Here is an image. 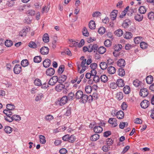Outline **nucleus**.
<instances>
[{"label":"nucleus","instance_id":"1","mask_svg":"<svg viewBox=\"0 0 154 154\" xmlns=\"http://www.w3.org/2000/svg\"><path fill=\"white\" fill-rule=\"evenodd\" d=\"M76 98L80 99L81 102L84 103L87 102L88 99V96L85 94H84L83 92L81 91H78L75 94Z\"/></svg>","mask_w":154,"mask_h":154},{"label":"nucleus","instance_id":"2","mask_svg":"<svg viewBox=\"0 0 154 154\" xmlns=\"http://www.w3.org/2000/svg\"><path fill=\"white\" fill-rule=\"evenodd\" d=\"M65 88V85L63 84H60L56 85L55 88V90L58 92H60L63 90V93L66 94L67 93L68 90Z\"/></svg>","mask_w":154,"mask_h":154},{"label":"nucleus","instance_id":"3","mask_svg":"<svg viewBox=\"0 0 154 154\" xmlns=\"http://www.w3.org/2000/svg\"><path fill=\"white\" fill-rule=\"evenodd\" d=\"M58 81V77L56 76H53L49 80L48 84L51 85H54Z\"/></svg>","mask_w":154,"mask_h":154},{"label":"nucleus","instance_id":"4","mask_svg":"<svg viewBox=\"0 0 154 154\" xmlns=\"http://www.w3.org/2000/svg\"><path fill=\"white\" fill-rule=\"evenodd\" d=\"M131 21L129 19H125L123 21L122 24V26L124 28H128L131 25Z\"/></svg>","mask_w":154,"mask_h":154},{"label":"nucleus","instance_id":"5","mask_svg":"<svg viewBox=\"0 0 154 154\" xmlns=\"http://www.w3.org/2000/svg\"><path fill=\"white\" fill-rule=\"evenodd\" d=\"M13 71L15 74H19L22 71V67L20 64H16L14 67Z\"/></svg>","mask_w":154,"mask_h":154},{"label":"nucleus","instance_id":"6","mask_svg":"<svg viewBox=\"0 0 154 154\" xmlns=\"http://www.w3.org/2000/svg\"><path fill=\"white\" fill-rule=\"evenodd\" d=\"M116 121V118H111L109 119L108 122L109 123L111 124L112 127H115L117 125Z\"/></svg>","mask_w":154,"mask_h":154},{"label":"nucleus","instance_id":"7","mask_svg":"<svg viewBox=\"0 0 154 154\" xmlns=\"http://www.w3.org/2000/svg\"><path fill=\"white\" fill-rule=\"evenodd\" d=\"M148 94V92L146 88H144L140 89V95L143 97H146Z\"/></svg>","mask_w":154,"mask_h":154},{"label":"nucleus","instance_id":"8","mask_svg":"<svg viewBox=\"0 0 154 154\" xmlns=\"http://www.w3.org/2000/svg\"><path fill=\"white\" fill-rule=\"evenodd\" d=\"M117 64L119 66L123 68L124 67L125 64L126 63L125 60L123 59H120L117 62Z\"/></svg>","mask_w":154,"mask_h":154},{"label":"nucleus","instance_id":"9","mask_svg":"<svg viewBox=\"0 0 154 154\" xmlns=\"http://www.w3.org/2000/svg\"><path fill=\"white\" fill-rule=\"evenodd\" d=\"M149 104V103L148 100H145L141 102L140 106L142 108L146 109L148 106Z\"/></svg>","mask_w":154,"mask_h":154},{"label":"nucleus","instance_id":"10","mask_svg":"<svg viewBox=\"0 0 154 154\" xmlns=\"http://www.w3.org/2000/svg\"><path fill=\"white\" fill-rule=\"evenodd\" d=\"M54 69L52 68H49L47 69L46 71V74L47 75L52 76L55 73Z\"/></svg>","mask_w":154,"mask_h":154},{"label":"nucleus","instance_id":"11","mask_svg":"<svg viewBox=\"0 0 154 154\" xmlns=\"http://www.w3.org/2000/svg\"><path fill=\"white\" fill-rule=\"evenodd\" d=\"M68 100L67 96H64L60 99V106H63L67 102Z\"/></svg>","mask_w":154,"mask_h":154},{"label":"nucleus","instance_id":"12","mask_svg":"<svg viewBox=\"0 0 154 154\" xmlns=\"http://www.w3.org/2000/svg\"><path fill=\"white\" fill-rule=\"evenodd\" d=\"M118 12V11L116 10H113L111 12L110 14V18L112 20H116Z\"/></svg>","mask_w":154,"mask_h":154},{"label":"nucleus","instance_id":"13","mask_svg":"<svg viewBox=\"0 0 154 154\" xmlns=\"http://www.w3.org/2000/svg\"><path fill=\"white\" fill-rule=\"evenodd\" d=\"M86 59H84L82 60V61L81 63V64L80 66V63L79 62H77L76 63V66L78 68V70L79 71L80 69V67L84 66L86 62Z\"/></svg>","mask_w":154,"mask_h":154},{"label":"nucleus","instance_id":"14","mask_svg":"<svg viewBox=\"0 0 154 154\" xmlns=\"http://www.w3.org/2000/svg\"><path fill=\"white\" fill-rule=\"evenodd\" d=\"M40 52L42 54H47L49 52V49L46 47H42L41 48Z\"/></svg>","mask_w":154,"mask_h":154},{"label":"nucleus","instance_id":"15","mask_svg":"<svg viewBox=\"0 0 154 154\" xmlns=\"http://www.w3.org/2000/svg\"><path fill=\"white\" fill-rule=\"evenodd\" d=\"M28 28L26 27L22 29L21 31L19 32V35L21 37L25 36L28 31Z\"/></svg>","mask_w":154,"mask_h":154},{"label":"nucleus","instance_id":"16","mask_svg":"<svg viewBox=\"0 0 154 154\" xmlns=\"http://www.w3.org/2000/svg\"><path fill=\"white\" fill-rule=\"evenodd\" d=\"M124 114L123 112L122 111L120 110L117 112L116 116L119 119H122L124 118Z\"/></svg>","mask_w":154,"mask_h":154},{"label":"nucleus","instance_id":"17","mask_svg":"<svg viewBox=\"0 0 154 154\" xmlns=\"http://www.w3.org/2000/svg\"><path fill=\"white\" fill-rule=\"evenodd\" d=\"M103 128L99 126H96L94 128V131L95 133H99L103 131Z\"/></svg>","mask_w":154,"mask_h":154},{"label":"nucleus","instance_id":"18","mask_svg":"<svg viewBox=\"0 0 154 154\" xmlns=\"http://www.w3.org/2000/svg\"><path fill=\"white\" fill-rule=\"evenodd\" d=\"M43 64L44 67L47 68L51 65V60L49 59H46L43 61Z\"/></svg>","mask_w":154,"mask_h":154},{"label":"nucleus","instance_id":"19","mask_svg":"<svg viewBox=\"0 0 154 154\" xmlns=\"http://www.w3.org/2000/svg\"><path fill=\"white\" fill-rule=\"evenodd\" d=\"M107 70L108 72L111 74H114L116 71V68L112 66H109L107 68Z\"/></svg>","mask_w":154,"mask_h":154},{"label":"nucleus","instance_id":"20","mask_svg":"<svg viewBox=\"0 0 154 154\" xmlns=\"http://www.w3.org/2000/svg\"><path fill=\"white\" fill-rule=\"evenodd\" d=\"M143 40L142 37L138 36L135 38L134 39V42L135 44H138L140 43Z\"/></svg>","mask_w":154,"mask_h":154},{"label":"nucleus","instance_id":"21","mask_svg":"<svg viewBox=\"0 0 154 154\" xmlns=\"http://www.w3.org/2000/svg\"><path fill=\"white\" fill-rule=\"evenodd\" d=\"M116 82L118 87H123L125 85V83L123 80L121 79H118Z\"/></svg>","mask_w":154,"mask_h":154},{"label":"nucleus","instance_id":"22","mask_svg":"<svg viewBox=\"0 0 154 154\" xmlns=\"http://www.w3.org/2000/svg\"><path fill=\"white\" fill-rule=\"evenodd\" d=\"M134 19L137 21L140 22L143 19V15L142 14H137L134 17Z\"/></svg>","mask_w":154,"mask_h":154},{"label":"nucleus","instance_id":"23","mask_svg":"<svg viewBox=\"0 0 154 154\" xmlns=\"http://www.w3.org/2000/svg\"><path fill=\"white\" fill-rule=\"evenodd\" d=\"M88 26L90 29L92 30L94 29L96 27L95 22L92 20L90 21L89 22Z\"/></svg>","mask_w":154,"mask_h":154},{"label":"nucleus","instance_id":"24","mask_svg":"<svg viewBox=\"0 0 154 154\" xmlns=\"http://www.w3.org/2000/svg\"><path fill=\"white\" fill-rule=\"evenodd\" d=\"M72 42L73 44H75L76 45H78L79 47H81L84 44L85 41L84 39H82L79 43L76 42L75 41H72Z\"/></svg>","mask_w":154,"mask_h":154},{"label":"nucleus","instance_id":"25","mask_svg":"<svg viewBox=\"0 0 154 154\" xmlns=\"http://www.w3.org/2000/svg\"><path fill=\"white\" fill-rule=\"evenodd\" d=\"M138 11L141 14H144L146 11V9L144 6H141L139 8Z\"/></svg>","mask_w":154,"mask_h":154},{"label":"nucleus","instance_id":"26","mask_svg":"<svg viewBox=\"0 0 154 154\" xmlns=\"http://www.w3.org/2000/svg\"><path fill=\"white\" fill-rule=\"evenodd\" d=\"M153 77L151 75L148 76L146 78V83L148 84H151L153 81Z\"/></svg>","mask_w":154,"mask_h":154},{"label":"nucleus","instance_id":"27","mask_svg":"<svg viewBox=\"0 0 154 154\" xmlns=\"http://www.w3.org/2000/svg\"><path fill=\"white\" fill-rule=\"evenodd\" d=\"M124 37L125 38L129 39L132 37V34L131 32H126L124 35Z\"/></svg>","mask_w":154,"mask_h":154},{"label":"nucleus","instance_id":"28","mask_svg":"<svg viewBox=\"0 0 154 154\" xmlns=\"http://www.w3.org/2000/svg\"><path fill=\"white\" fill-rule=\"evenodd\" d=\"M148 18L150 21L154 20V13L152 11L149 12L148 14Z\"/></svg>","mask_w":154,"mask_h":154},{"label":"nucleus","instance_id":"29","mask_svg":"<svg viewBox=\"0 0 154 154\" xmlns=\"http://www.w3.org/2000/svg\"><path fill=\"white\" fill-rule=\"evenodd\" d=\"M123 33V31L121 29H117L114 32V34L119 37H120L122 36Z\"/></svg>","mask_w":154,"mask_h":154},{"label":"nucleus","instance_id":"30","mask_svg":"<svg viewBox=\"0 0 154 154\" xmlns=\"http://www.w3.org/2000/svg\"><path fill=\"white\" fill-rule=\"evenodd\" d=\"M131 91V89L130 87L128 85L125 86L123 88V92L126 94H129Z\"/></svg>","mask_w":154,"mask_h":154},{"label":"nucleus","instance_id":"31","mask_svg":"<svg viewBox=\"0 0 154 154\" xmlns=\"http://www.w3.org/2000/svg\"><path fill=\"white\" fill-rule=\"evenodd\" d=\"M100 66L102 69L104 70L107 68L108 65L106 62H101L100 64Z\"/></svg>","mask_w":154,"mask_h":154},{"label":"nucleus","instance_id":"32","mask_svg":"<svg viewBox=\"0 0 154 154\" xmlns=\"http://www.w3.org/2000/svg\"><path fill=\"white\" fill-rule=\"evenodd\" d=\"M11 111L12 110L7 109H4L3 111V112L7 116H10L13 114Z\"/></svg>","mask_w":154,"mask_h":154},{"label":"nucleus","instance_id":"33","mask_svg":"<svg viewBox=\"0 0 154 154\" xmlns=\"http://www.w3.org/2000/svg\"><path fill=\"white\" fill-rule=\"evenodd\" d=\"M99 135L97 134H94L91 136L90 139L92 141H95L99 138Z\"/></svg>","mask_w":154,"mask_h":154},{"label":"nucleus","instance_id":"34","mask_svg":"<svg viewBox=\"0 0 154 154\" xmlns=\"http://www.w3.org/2000/svg\"><path fill=\"white\" fill-rule=\"evenodd\" d=\"M42 39L45 43H47L49 42V37L47 33H46L44 35Z\"/></svg>","mask_w":154,"mask_h":154},{"label":"nucleus","instance_id":"35","mask_svg":"<svg viewBox=\"0 0 154 154\" xmlns=\"http://www.w3.org/2000/svg\"><path fill=\"white\" fill-rule=\"evenodd\" d=\"M4 130L5 132L7 134L11 133L12 131V128L8 126L5 127Z\"/></svg>","mask_w":154,"mask_h":154},{"label":"nucleus","instance_id":"36","mask_svg":"<svg viewBox=\"0 0 154 154\" xmlns=\"http://www.w3.org/2000/svg\"><path fill=\"white\" fill-rule=\"evenodd\" d=\"M118 74L120 76H123L125 75V72L124 69L121 68L119 69Z\"/></svg>","mask_w":154,"mask_h":154},{"label":"nucleus","instance_id":"37","mask_svg":"<svg viewBox=\"0 0 154 154\" xmlns=\"http://www.w3.org/2000/svg\"><path fill=\"white\" fill-rule=\"evenodd\" d=\"M92 87L90 85L86 86L85 87V91L88 94L90 93L92 90Z\"/></svg>","mask_w":154,"mask_h":154},{"label":"nucleus","instance_id":"38","mask_svg":"<svg viewBox=\"0 0 154 154\" xmlns=\"http://www.w3.org/2000/svg\"><path fill=\"white\" fill-rule=\"evenodd\" d=\"M21 64L23 67H25L29 64V62L27 59H25L21 61Z\"/></svg>","mask_w":154,"mask_h":154},{"label":"nucleus","instance_id":"39","mask_svg":"<svg viewBox=\"0 0 154 154\" xmlns=\"http://www.w3.org/2000/svg\"><path fill=\"white\" fill-rule=\"evenodd\" d=\"M100 79L102 82L105 83L108 80V77L106 75H103L100 76Z\"/></svg>","mask_w":154,"mask_h":154},{"label":"nucleus","instance_id":"40","mask_svg":"<svg viewBox=\"0 0 154 154\" xmlns=\"http://www.w3.org/2000/svg\"><path fill=\"white\" fill-rule=\"evenodd\" d=\"M42 60V57L40 56H35L33 59V60L34 62L36 63H39Z\"/></svg>","mask_w":154,"mask_h":154},{"label":"nucleus","instance_id":"41","mask_svg":"<svg viewBox=\"0 0 154 154\" xmlns=\"http://www.w3.org/2000/svg\"><path fill=\"white\" fill-rule=\"evenodd\" d=\"M39 138L40 142L41 143L43 144L45 143L46 141L45 140V138L44 136L42 135H40L39 136Z\"/></svg>","mask_w":154,"mask_h":154},{"label":"nucleus","instance_id":"42","mask_svg":"<svg viewBox=\"0 0 154 154\" xmlns=\"http://www.w3.org/2000/svg\"><path fill=\"white\" fill-rule=\"evenodd\" d=\"M106 49L105 48L103 47H100L98 49V52L101 54H104L106 51Z\"/></svg>","mask_w":154,"mask_h":154},{"label":"nucleus","instance_id":"43","mask_svg":"<svg viewBox=\"0 0 154 154\" xmlns=\"http://www.w3.org/2000/svg\"><path fill=\"white\" fill-rule=\"evenodd\" d=\"M44 119L48 122H50L54 119L53 116L51 115L46 116Z\"/></svg>","mask_w":154,"mask_h":154},{"label":"nucleus","instance_id":"44","mask_svg":"<svg viewBox=\"0 0 154 154\" xmlns=\"http://www.w3.org/2000/svg\"><path fill=\"white\" fill-rule=\"evenodd\" d=\"M116 97L118 100H120L123 97V94L122 92H119L116 94Z\"/></svg>","mask_w":154,"mask_h":154},{"label":"nucleus","instance_id":"45","mask_svg":"<svg viewBox=\"0 0 154 154\" xmlns=\"http://www.w3.org/2000/svg\"><path fill=\"white\" fill-rule=\"evenodd\" d=\"M140 46L141 48L143 49H145L148 46L147 43L143 42H142L140 43Z\"/></svg>","mask_w":154,"mask_h":154},{"label":"nucleus","instance_id":"46","mask_svg":"<svg viewBox=\"0 0 154 154\" xmlns=\"http://www.w3.org/2000/svg\"><path fill=\"white\" fill-rule=\"evenodd\" d=\"M28 46L31 48H35L37 47V45L35 42L32 41H31L29 43Z\"/></svg>","mask_w":154,"mask_h":154},{"label":"nucleus","instance_id":"47","mask_svg":"<svg viewBox=\"0 0 154 154\" xmlns=\"http://www.w3.org/2000/svg\"><path fill=\"white\" fill-rule=\"evenodd\" d=\"M75 137L73 135H69V137L68 140V142L71 143H73L75 141Z\"/></svg>","mask_w":154,"mask_h":154},{"label":"nucleus","instance_id":"48","mask_svg":"<svg viewBox=\"0 0 154 154\" xmlns=\"http://www.w3.org/2000/svg\"><path fill=\"white\" fill-rule=\"evenodd\" d=\"M71 113V108L68 107L66 109V112L65 113L64 115L66 116H69L70 115Z\"/></svg>","mask_w":154,"mask_h":154},{"label":"nucleus","instance_id":"49","mask_svg":"<svg viewBox=\"0 0 154 154\" xmlns=\"http://www.w3.org/2000/svg\"><path fill=\"white\" fill-rule=\"evenodd\" d=\"M141 83V82L137 79H136L133 82L134 85L136 87H138Z\"/></svg>","mask_w":154,"mask_h":154},{"label":"nucleus","instance_id":"50","mask_svg":"<svg viewBox=\"0 0 154 154\" xmlns=\"http://www.w3.org/2000/svg\"><path fill=\"white\" fill-rule=\"evenodd\" d=\"M112 44L111 41L109 39H106L104 42V44L107 47H110Z\"/></svg>","mask_w":154,"mask_h":154},{"label":"nucleus","instance_id":"51","mask_svg":"<svg viewBox=\"0 0 154 154\" xmlns=\"http://www.w3.org/2000/svg\"><path fill=\"white\" fill-rule=\"evenodd\" d=\"M122 48V46L120 44L117 45H115L114 46V50L115 51H118L120 50Z\"/></svg>","mask_w":154,"mask_h":154},{"label":"nucleus","instance_id":"52","mask_svg":"<svg viewBox=\"0 0 154 154\" xmlns=\"http://www.w3.org/2000/svg\"><path fill=\"white\" fill-rule=\"evenodd\" d=\"M7 109L13 110L15 108L14 106L11 104H8L6 105Z\"/></svg>","mask_w":154,"mask_h":154},{"label":"nucleus","instance_id":"53","mask_svg":"<svg viewBox=\"0 0 154 154\" xmlns=\"http://www.w3.org/2000/svg\"><path fill=\"white\" fill-rule=\"evenodd\" d=\"M5 45L7 47H10L13 45V42L11 40H7L5 41Z\"/></svg>","mask_w":154,"mask_h":154},{"label":"nucleus","instance_id":"54","mask_svg":"<svg viewBox=\"0 0 154 154\" xmlns=\"http://www.w3.org/2000/svg\"><path fill=\"white\" fill-rule=\"evenodd\" d=\"M83 35L85 36H88L89 35V33L86 27H84L82 31Z\"/></svg>","mask_w":154,"mask_h":154},{"label":"nucleus","instance_id":"55","mask_svg":"<svg viewBox=\"0 0 154 154\" xmlns=\"http://www.w3.org/2000/svg\"><path fill=\"white\" fill-rule=\"evenodd\" d=\"M12 117L14 120L19 121L21 120V117L18 115H14Z\"/></svg>","mask_w":154,"mask_h":154},{"label":"nucleus","instance_id":"56","mask_svg":"<svg viewBox=\"0 0 154 154\" xmlns=\"http://www.w3.org/2000/svg\"><path fill=\"white\" fill-rule=\"evenodd\" d=\"M62 55H64L65 54H66L69 56H71L72 55V54L71 52L69 49H67L64 51L62 52L61 53Z\"/></svg>","mask_w":154,"mask_h":154},{"label":"nucleus","instance_id":"57","mask_svg":"<svg viewBox=\"0 0 154 154\" xmlns=\"http://www.w3.org/2000/svg\"><path fill=\"white\" fill-rule=\"evenodd\" d=\"M105 31V29L103 27H100L98 30V32L100 34H103Z\"/></svg>","mask_w":154,"mask_h":154},{"label":"nucleus","instance_id":"58","mask_svg":"<svg viewBox=\"0 0 154 154\" xmlns=\"http://www.w3.org/2000/svg\"><path fill=\"white\" fill-rule=\"evenodd\" d=\"M34 83L35 85L39 86L41 85V81L39 79H35L34 81Z\"/></svg>","mask_w":154,"mask_h":154},{"label":"nucleus","instance_id":"59","mask_svg":"<svg viewBox=\"0 0 154 154\" xmlns=\"http://www.w3.org/2000/svg\"><path fill=\"white\" fill-rule=\"evenodd\" d=\"M64 66L63 65H60L58 69V73L61 74L63 72L64 70Z\"/></svg>","mask_w":154,"mask_h":154},{"label":"nucleus","instance_id":"60","mask_svg":"<svg viewBox=\"0 0 154 154\" xmlns=\"http://www.w3.org/2000/svg\"><path fill=\"white\" fill-rule=\"evenodd\" d=\"M66 79V77L65 75H61L59 78V81L61 80L62 82H65Z\"/></svg>","mask_w":154,"mask_h":154},{"label":"nucleus","instance_id":"61","mask_svg":"<svg viewBox=\"0 0 154 154\" xmlns=\"http://www.w3.org/2000/svg\"><path fill=\"white\" fill-rule=\"evenodd\" d=\"M5 119L8 122H12L14 120V119H12V117H11L10 116H7V117H5V116L4 117Z\"/></svg>","mask_w":154,"mask_h":154},{"label":"nucleus","instance_id":"62","mask_svg":"<svg viewBox=\"0 0 154 154\" xmlns=\"http://www.w3.org/2000/svg\"><path fill=\"white\" fill-rule=\"evenodd\" d=\"M110 87L113 89L116 88L118 87L117 83L115 82H112L110 84Z\"/></svg>","mask_w":154,"mask_h":154},{"label":"nucleus","instance_id":"63","mask_svg":"<svg viewBox=\"0 0 154 154\" xmlns=\"http://www.w3.org/2000/svg\"><path fill=\"white\" fill-rule=\"evenodd\" d=\"M43 97V94L41 93L38 94L35 97V100L38 101L40 100Z\"/></svg>","mask_w":154,"mask_h":154},{"label":"nucleus","instance_id":"64","mask_svg":"<svg viewBox=\"0 0 154 154\" xmlns=\"http://www.w3.org/2000/svg\"><path fill=\"white\" fill-rule=\"evenodd\" d=\"M97 67V65L96 63H93L90 65V67L91 69H96Z\"/></svg>","mask_w":154,"mask_h":154}]
</instances>
